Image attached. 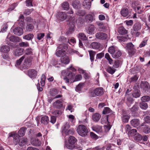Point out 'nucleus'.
Masks as SVG:
<instances>
[{"label":"nucleus","mask_w":150,"mask_h":150,"mask_svg":"<svg viewBox=\"0 0 150 150\" xmlns=\"http://www.w3.org/2000/svg\"><path fill=\"white\" fill-rule=\"evenodd\" d=\"M139 106L141 108L144 110L146 109L148 107L147 103L143 102L140 103Z\"/></svg>","instance_id":"obj_42"},{"label":"nucleus","mask_w":150,"mask_h":150,"mask_svg":"<svg viewBox=\"0 0 150 150\" xmlns=\"http://www.w3.org/2000/svg\"><path fill=\"white\" fill-rule=\"evenodd\" d=\"M11 48L8 45H4L1 46L0 52L1 53L3 59H6L9 58V52L10 51Z\"/></svg>","instance_id":"obj_5"},{"label":"nucleus","mask_w":150,"mask_h":150,"mask_svg":"<svg viewBox=\"0 0 150 150\" xmlns=\"http://www.w3.org/2000/svg\"><path fill=\"white\" fill-rule=\"evenodd\" d=\"M86 31L89 34H93L96 32L95 29H86Z\"/></svg>","instance_id":"obj_52"},{"label":"nucleus","mask_w":150,"mask_h":150,"mask_svg":"<svg viewBox=\"0 0 150 150\" xmlns=\"http://www.w3.org/2000/svg\"><path fill=\"white\" fill-rule=\"evenodd\" d=\"M25 55H23L19 59L16 61L15 66L17 67H20L21 70L27 69L29 65V64L30 63L33 59L32 57H28L25 58L22 64L20 66L22 61L25 58Z\"/></svg>","instance_id":"obj_1"},{"label":"nucleus","mask_w":150,"mask_h":150,"mask_svg":"<svg viewBox=\"0 0 150 150\" xmlns=\"http://www.w3.org/2000/svg\"><path fill=\"white\" fill-rule=\"evenodd\" d=\"M101 123L102 124H108V115H106L103 118H102L101 119Z\"/></svg>","instance_id":"obj_46"},{"label":"nucleus","mask_w":150,"mask_h":150,"mask_svg":"<svg viewBox=\"0 0 150 150\" xmlns=\"http://www.w3.org/2000/svg\"><path fill=\"white\" fill-rule=\"evenodd\" d=\"M104 54L103 52H101L100 53H99L98 54L96 55V58L98 59H100L104 57Z\"/></svg>","instance_id":"obj_62"},{"label":"nucleus","mask_w":150,"mask_h":150,"mask_svg":"<svg viewBox=\"0 0 150 150\" xmlns=\"http://www.w3.org/2000/svg\"><path fill=\"white\" fill-rule=\"evenodd\" d=\"M140 121L138 119H134L131 121V124L134 127L138 126L140 124Z\"/></svg>","instance_id":"obj_23"},{"label":"nucleus","mask_w":150,"mask_h":150,"mask_svg":"<svg viewBox=\"0 0 150 150\" xmlns=\"http://www.w3.org/2000/svg\"><path fill=\"white\" fill-rule=\"evenodd\" d=\"M140 86L141 88L145 92L150 91V85L146 81H142Z\"/></svg>","instance_id":"obj_9"},{"label":"nucleus","mask_w":150,"mask_h":150,"mask_svg":"<svg viewBox=\"0 0 150 150\" xmlns=\"http://www.w3.org/2000/svg\"><path fill=\"white\" fill-rule=\"evenodd\" d=\"M147 40H144L140 44L139 47L140 48L144 47L147 43Z\"/></svg>","instance_id":"obj_61"},{"label":"nucleus","mask_w":150,"mask_h":150,"mask_svg":"<svg viewBox=\"0 0 150 150\" xmlns=\"http://www.w3.org/2000/svg\"><path fill=\"white\" fill-rule=\"evenodd\" d=\"M62 9L65 10H68L69 8V4L67 1L64 2L61 5Z\"/></svg>","instance_id":"obj_30"},{"label":"nucleus","mask_w":150,"mask_h":150,"mask_svg":"<svg viewBox=\"0 0 150 150\" xmlns=\"http://www.w3.org/2000/svg\"><path fill=\"white\" fill-rule=\"evenodd\" d=\"M67 14L64 12H59L57 14V18L59 20L62 21L65 20L67 18Z\"/></svg>","instance_id":"obj_11"},{"label":"nucleus","mask_w":150,"mask_h":150,"mask_svg":"<svg viewBox=\"0 0 150 150\" xmlns=\"http://www.w3.org/2000/svg\"><path fill=\"white\" fill-rule=\"evenodd\" d=\"M134 46L132 43L129 42L127 44V49L129 52L132 53L134 50Z\"/></svg>","instance_id":"obj_25"},{"label":"nucleus","mask_w":150,"mask_h":150,"mask_svg":"<svg viewBox=\"0 0 150 150\" xmlns=\"http://www.w3.org/2000/svg\"><path fill=\"white\" fill-rule=\"evenodd\" d=\"M24 50L20 48H18L14 50L13 54L16 57H19L23 53Z\"/></svg>","instance_id":"obj_14"},{"label":"nucleus","mask_w":150,"mask_h":150,"mask_svg":"<svg viewBox=\"0 0 150 150\" xmlns=\"http://www.w3.org/2000/svg\"><path fill=\"white\" fill-rule=\"evenodd\" d=\"M91 46L93 49H97L100 47V45L97 42H94L91 43Z\"/></svg>","instance_id":"obj_33"},{"label":"nucleus","mask_w":150,"mask_h":150,"mask_svg":"<svg viewBox=\"0 0 150 150\" xmlns=\"http://www.w3.org/2000/svg\"><path fill=\"white\" fill-rule=\"evenodd\" d=\"M70 61V59L68 57L65 55L61 58V64H68Z\"/></svg>","instance_id":"obj_13"},{"label":"nucleus","mask_w":150,"mask_h":150,"mask_svg":"<svg viewBox=\"0 0 150 150\" xmlns=\"http://www.w3.org/2000/svg\"><path fill=\"white\" fill-rule=\"evenodd\" d=\"M138 107L137 105H134L131 110L132 113L134 114L138 110Z\"/></svg>","instance_id":"obj_47"},{"label":"nucleus","mask_w":150,"mask_h":150,"mask_svg":"<svg viewBox=\"0 0 150 150\" xmlns=\"http://www.w3.org/2000/svg\"><path fill=\"white\" fill-rule=\"evenodd\" d=\"M137 130L135 129H133L129 131L128 133V135L130 137H132L134 136L135 134L137 133Z\"/></svg>","instance_id":"obj_41"},{"label":"nucleus","mask_w":150,"mask_h":150,"mask_svg":"<svg viewBox=\"0 0 150 150\" xmlns=\"http://www.w3.org/2000/svg\"><path fill=\"white\" fill-rule=\"evenodd\" d=\"M9 39L10 41L15 42L19 41V38L18 37H16L14 36H11L9 37Z\"/></svg>","instance_id":"obj_35"},{"label":"nucleus","mask_w":150,"mask_h":150,"mask_svg":"<svg viewBox=\"0 0 150 150\" xmlns=\"http://www.w3.org/2000/svg\"><path fill=\"white\" fill-rule=\"evenodd\" d=\"M26 128L24 127L21 128L18 131V135L19 137L23 136L25 134Z\"/></svg>","instance_id":"obj_28"},{"label":"nucleus","mask_w":150,"mask_h":150,"mask_svg":"<svg viewBox=\"0 0 150 150\" xmlns=\"http://www.w3.org/2000/svg\"><path fill=\"white\" fill-rule=\"evenodd\" d=\"M33 35L32 34L30 33L23 36V38L27 40H31L33 37Z\"/></svg>","instance_id":"obj_36"},{"label":"nucleus","mask_w":150,"mask_h":150,"mask_svg":"<svg viewBox=\"0 0 150 150\" xmlns=\"http://www.w3.org/2000/svg\"><path fill=\"white\" fill-rule=\"evenodd\" d=\"M96 38L100 40H105L107 38V35L105 33L99 32L96 34Z\"/></svg>","instance_id":"obj_12"},{"label":"nucleus","mask_w":150,"mask_h":150,"mask_svg":"<svg viewBox=\"0 0 150 150\" xmlns=\"http://www.w3.org/2000/svg\"><path fill=\"white\" fill-rule=\"evenodd\" d=\"M67 48V45L65 44L60 45L57 47L55 55L59 57H62L65 55L66 52L65 50Z\"/></svg>","instance_id":"obj_4"},{"label":"nucleus","mask_w":150,"mask_h":150,"mask_svg":"<svg viewBox=\"0 0 150 150\" xmlns=\"http://www.w3.org/2000/svg\"><path fill=\"white\" fill-rule=\"evenodd\" d=\"M19 45L21 47H28L29 46V44L28 42H21L19 43Z\"/></svg>","instance_id":"obj_44"},{"label":"nucleus","mask_w":150,"mask_h":150,"mask_svg":"<svg viewBox=\"0 0 150 150\" xmlns=\"http://www.w3.org/2000/svg\"><path fill=\"white\" fill-rule=\"evenodd\" d=\"M74 77L75 79H74V82L80 81L82 78V76L80 74L77 75Z\"/></svg>","instance_id":"obj_55"},{"label":"nucleus","mask_w":150,"mask_h":150,"mask_svg":"<svg viewBox=\"0 0 150 150\" xmlns=\"http://www.w3.org/2000/svg\"><path fill=\"white\" fill-rule=\"evenodd\" d=\"M85 11L83 10H79L76 13V14L79 16H83L85 15Z\"/></svg>","instance_id":"obj_58"},{"label":"nucleus","mask_w":150,"mask_h":150,"mask_svg":"<svg viewBox=\"0 0 150 150\" xmlns=\"http://www.w3.org/2000/svg\"><path fill=\"white\" fill-rule=\"evenodd\" d=\"M94 95L92 96V97H94L95 96H100L104 93L103 88L102 87H98L96 88L93 91Z\"/></svg>","instance_id":"obj_10"},{"label":"nucleus","mask_w":150,"mask_h":150,"mask_svg":"<svg viewBox=\"0 0 150 150\" xmlns=\"http://www.w3.org/2000/svg\"><path fill=\"white\" fill-rule=\"evenodd\" d=\"M133 96L135 98L139 97L140 96V91L138 90H136L133 91L132 93Z\"/></svg>","instance_id":"obj_38"},{"label":"nucleus","mask_w":150,"mask_h":150,"mask_svg":"<svg viewBox=\"0 0 150 150\" xmlns=\"http://www.w3.org/2000/svg\"><path fill=\"white\" fill-rule=\"evenodd\" d=\"M63 103L62 100H57L55 101L53 104L54 107L58 109H60L62 107Z\"/></svg>","instance_id":"obj_16"},{"label":"nucleus","mask_w":150,"mask_h":150,"mask_svg":"<svg viewBox=\"0 0 150 150\" xmlns=\"http://www.w3.org/2000/svg\"><path fill=\"white\" fill-rule=\"evenodd\" d=\"M115 69L113 67L112 68L111 67H108L107 70L108 72L109 73L112 74L115 71Z\"/></svg>","instance_id":"obj_45"},{"label":"nucleus","mask_w":150,"mask_h":150,"mask_svg":"<svg viewBox=\"0 0 150 150\" xmlns=\"http://www.w3.org/2000/svg\"><path fill=\"white\" fill-rule=\"evenodd\" d=\"M50 64H51L57 67H60L61 65L60 61L55 59H52L51 62Z\"/></svg>","instance_id":"obj_18"},{"label":"nucleus","mask_w":150,"mask_h":150,"mask_svg":"<svg viewBox=\"0 0 150 150\" xmlns=\"http://www.w3.org/2000/svg\"><path fill=\"white\" fill-rule=\"evenodd\" d=\"M118 31L119 33L121 35H125L127 33V31L125 29H118Z\"/></svg>","instance_id":"obj_51"},{"label":"nucleus","mask_w":150,"mask_h":150,"mask_svg":"<svg viewBox=\"0 0 150 150\" xmlns=\"http://www.w3.org/2000/svg\"><path fill=\"white\" fill-rule=\"evenodd\" d=\"M13 32L14 34L18 36L22 35L23 33V29H13Z\"/></svg>","instance_id":"obj_21"},{"label":"nucleus","mask_w":150,"mask_h":150,"mask_svg":"<svg viewBox=\"0 0 150 150\" xmlns=\"http://www.w3.org/2000/svg\"><path fill=\"white\" fill-rule=\"evenodd\" d=\"M117 147L114 146V144H110L108 145L106 150H117Z\"/></svg>","instance_id":"obj_39"},{"label":"nucleus","mask_w":150,"mask_h":150,"mask_svg":"<svg viewBox=\"0 0 150 150\" xmlns=\"http://www.w3.org/2000/svg\"><path fill=\"white\" fill-rule=\"evenodd\" d=\"M40 122L44 125H47L49 122V118L47 116H44L42 117Z\"/></svg>","instance_id":"obj_24"},{"label":"nucleus","mask_w":150,"mask_h":150,"mask_svg":"<svg viewBox=\"0 0 150 150\" xmlns=\"http://www.w3.org/2000/svg\"><path fill=\"white\" fill-rule=\"evenodd\" d=\"M67 76L64 79L67 83H72L74 82L75 74L69 70L67 71Z\"/></svg>","instance_id":"obj_7"},{"label":"nucleus","mask_w":150,"mask_h":150,"mask_svg":"<svg viewBox=\"0 0 150 150\" xmlns=\"http://www.w3.org/2000/svg\"><path fill=\"white\" fill-rule=\"evenodd\" d=\"M30 142L31 144L34 146H39L41 145V142L37 138L31 139Z\"/></svg>","instance_id":"obj_15"},{"label":"nucleus","mask_w":150,"mask_h":150,"mask_svg":"<svg viewBox=\"0 0 150 150\" xmlns=\"http://www.w3.org/2000/svg\"><path fill=\"white\" fill-rule=\"evenodd\" d=\"M110 112V109L108 107H105L103 111V114H106Z\"/></svg>","instance_id":"obj_59"},{"label":"nucleus","mask_w":150,"mask_h":150,"mask_svg":"<svg viewBox=\"0 0 150 150\" xmlns=\"http://www.w3.org/2000/svg\"><path fill=\"white\" fill-rule=\"evenodd\" d=\"M76 131L81 136L84 137L87 135L88 131L86 127L83 125H80L77 127Z\"/></svg>","instance_id":"obj_6"},{"label":"nucleus","mask_w":150,"mask_h":150,"mask_svg":"<svg viewBox=\"0 0 150 150\" xmlns=\"http://www.w3.org/2000/svg\"><path fill=\"white\" fill-rule=\"evenodd\" d=\"M46 79V76L45 75L43 74L42 75L41 77V84L42 86L44 85L45 80Z\"/></svg>","instance_id":"obj_50"},{"label":"nucleus","mask_w":150,"mask_h":150,"mask_svg":"<svg viewBox=\"0 0 150 150\" xmlns=\"http://www.w3.org/2000/svg\"><path fill=\"white\" fill-rule=\"evenodd\" d=\"M145 122L147 123H150V116H147L144 118Z\"/></svg>","instance_id":"obj_64"},{"label":"nucleus","mask_w":150,"mask_h":150,"mask_svg":"<svg viewBox=\"0 0 150 150\" xmlns=\"http://www.w3.org/2000/svg\"><path fill=\"white\" fill-rule=\"evenodd\" d=\"M80 4L78 0L74 1L72 3V6L75 9L78 8L80 6Z\"/></svg>","instance_id":"obj_31"},{"label":"nucleus","mask_w":150,"mask_h":150,"mask_svg":"<svg viewBox=\"0 0 150 150\" xmlns=\"http://www.w3.org/2000/svg\"><path fill=\"white\" fill-rule=\"evenodd\" d=\"M141 100L143 102L149 101L150 100V96H144L141 97Z\"/></svg>","instance_id":"obj_40"},{"label":"nucleus","mask_w":150,"mask_h":150,"mask_svg":"<svg viewBox=\"0 0 150 150\" xmlns=\"http://www.w3.org/2000/svg\"><path fill=\"white\" fill-rule=\"evenodd\" d=\"M143 132L146 134H148L150 132V128L145 127L143 129Z\"/></svg>","instance_id":"obj_63"},{"label":"nucleus","mask_w":150,"mask_h":150,"mask_svg":"<svg viewBox=\"0 0 150 150\" xmlns=\"http://www.w3.org/2000/svg\"><path fill=\"white\" fill-rule=\"evenodd\" d=\"M85 19L87 21L91 22L93 20V16L91 14L88 15L86 16Z\"/></svg>","instance_id":"obj_53"},{"label":"nucleus","mask_w":150,"mask_h":150,"mask_svg":"<svg viewBox=\"0 0 150 150\" xmlns=\"http://www.w3.org/2000/svg\"><path fill=\"white\" fill-rule=\"evenodd\" d=\"M9 136L13 138V142L15 145L18 144L20 146H23L27 143L28 139L27 138L24 137L19 139L17 133L14 132L10 133L9 134Z\"/></svg>","instance_id":"obj_2"},{"label":"nucleus","mask_w":150,"mask_h":150,"mask_svg":"<svg viewBox=\"0 0 150 150\" xmlns=\"http://www.w3.org/2000/svg\"><path fill=\"white\" fill-rule=\"evenodd\" d=\"M70 125L67 123H66L62 127V131L63 133L67 132L68 130L70 127Z\"/></svg>","instance_id":"obj_34"},{"label":"nucleus","mask_w":150,"mask_h":150,"mask_svg":"<svg viewBox=\"0 0 150 150\" xmlns=\"http://www.w3.org/2000/svg\"><path fill=\"white\" fill-rule=\"evenodd\" d=\"M117 38L119 41L120 42H122V41L125 42L127 40L126 38L122 36H117Z\"/></svg>","instance_id":"obj_60"},{"label":"nucleus","mask_w":150,"mask_h":150,"mask_svg":"<svg viewBox=\"0 0 150 150\" xmlns=\"http://www.w3.org/2000/svg\"><path fill=\"white\" fill-rule=\"evenodd\" d=\"M133 138L134 140L137 142L140 141L142 139V136L139 133H136L135 134Z\"/></svg>","instance_id":"obj_32"},{"label":"nucleus","mask_w":150,"mask_h":150,"mask_svg":"<svg viewBox=\"0 0 150 150\" xmlns=\"http://www.w3.org/2000/svg\"><path fill=\"white\" fill-rule=\"evenodd\" d=\"M78 38H79V40L81 39L83 40H86L88 39V37L83 33H79L77 35Z\"/></svg>","instance_id":"obj_22"},{"label":"nucleus","mask_w":150,"mask_h":150,"mask_svg":"<svg viewBox=\"0 0 150 150\" xmlns=\"http://www.w3.org/2000/svg\"><path fill=\"white\" fill-rule=\"evenodd\" d=\"M25 54L27 55L33 54V50L30 47L26 48L25 50Z\"/></svg>","instance_id":"obj_43"},{"label":"nucleus","mask_w":150,"mask_h":150,"mask_svg":"<svg viewBox=\"0 0 150 150\" xmlns=\"http://www.w3.org/2000/svg\"><path fill=\"white\" fill-rule=\"evenodd\" d=\"M68 143H65V147L69 149H78L79 147L75 144L77 141V139L73 136H70L68 139Z\"/></svg>","instance_id":"obj_3"},{"label":"nucleus","mask_w":150,"mask_h":150,"mask_svg":"<svg viewBox=\"0 0 150 150\" xmlns=\"http://www.w3.org/2000/svg\"><path fill=\"white\" fill-rule=\"evenodd\" d=\"M69 28H73L75 24L76 20L74 17H71L69 19Z\"/></svg>","instance_id":"obj_17"},{"label":"nucleus","mask_w":150,"mask_h":150,"mask_svg":"<svg viewBox=\"0 0 150 150\" xmlns=\"http://www.w3.org/2000/svg\"><path fill=\"white\" fill-rule=\"evenodd\" d=\"M33 11V9H25L24 12V14L27 15H29Z\"/></svg>","instance_id":"obj_57"},{"label":"nucleus","mask_w":150,"mask_h":150,"mask_svg":"<svg viewBox=\"0 0 150 150\" xmlns=\"http://www.w3.org/2000/svg\"><path fill=\"white\" fill-rule=\"evenodd\" d=\"M121 15L124 17H126L129 14V12L128 8H124L122 9L120 11Z\"/></svg>","instance_id":"obj_20"},{"label":"nucleus","mask_w":150,"mask_h":150,"mask_svg":"<svg viewBox=\"0 0 150 150\" xmlns=\"http://www.w3.org/2000/svg\"><path fill=\"white\" fill-rule=\"evenodd\" d=\"M83 85V83H80L76 86V91L77 92H80L81 91Z\"/></svg>","instance_id":"obj_49"},{"label":"nucleus","mask_w":150,"mask_h":150,"mask_svg":"<svg viewBox=\"0 0 150 150\" xmlns=\"http://www.w3.org/2000/svg\"><path fill=\"white\" fill-rule=\"evenodd\" d=\"M74 132V130L73 129H71L67 131V132H64L63 134H65L66 135H68L70 134H72Z\"/></svg>","instance_id":"obj_56"},{"label":"nucleus","mask_w":150,"mask_h":150,"mask_svg":"<svg viewBox=\"0 0 150 150\" xmlns=\"http://www.w3.org/2000/svg\"><path fill=\"white\" fill-rule=\"evenodd\" d=\"M62 111L61 110H56L54 111L52 113L56 117H58L62 113Z\"/></svg>","instance_id":"obj_48"},{"label":"nucleus","mask_w":150,"mask_h":150,"mask_svg":"<svg viewBox=\"0 0 150 150\" xmlns=\"http://www.w3.org/2000/svg\"><path fill=\"white\" fill-rule=\"evenodd\" d=\"M101 115L98 113H94L92 116V120L95 122H98L101 118Z\"/></svg>","instance_id":"obj_19"},{"label":"nucleus","mask_w":150,"mask_h":150,"mask_svg":"<svg viewBox=\"0 0 150 150\" xmlns=\"http://www.w3.org/2000/svg\"><path fill=\"white\" fill-rule=\"evenodd\" d=\"M121 54L122 53L120 51L116 50L114 53L112 54V57L114 58H117L121 56Z\"/></svg>","instance_id":"obj_27"},{"label":"nucleus","mask_w":150,"mask_h":150,"mask_svg":"<svg viewBox=\"0 0 150 150\" xmlns=\"http://www.w3.org/2000/svg\"><path fill=\"white\" fill-rule=\"evenodd\" d=\"M92 128L93 131L98 133L101 132L102 131L101 127L98 125L93 126Z\"/></svg>","instance_id":"obj_26"},{"label":"nucleus","mask_w":150,"mask_h":150,"mask_svg":"<svg viewBox=\"0 0 150 150\" xmlns=\"http://www.w3.org/2000/svg\"><path fill=\"white\" fill-rule=\"evenodd\" d=\"M129 118V116L125 114H124L121 117L122 119L124 122H128Z\"/></svg>","instance_id":"obj_29"},{"label":"nucleus","mask_w":150,"mask_h":150,"mask_svg":"<svg viewBox=\"0 0 150 150\" xmlns=\"http://www.w3.org/2000/svg\"><path fill=\"white\" fill-rule=\"evenodd\" d=\"M38 71L33 69H29L26 73L32 79L36 78L38 75Z\"/></svg>","instance_id":"obj_8"},{"label":"nucleus","mask_w":150,"mask_h":150,"mask_svg":"<svg viewBox=\"0 0 150 150\" xmlns=\"http://www.w3.org/2000/svg\"><path fill=\"white\" fill-rule=\"evenodd\" d=\"M89 55L90 57V59L91 62H92L93 61L94 59V56L95 55V52L93 51H88Z\"/></svg>","instance_id":"obj_37"},{"label":"nucleus","mask_w":150,"mask_h":150,"mask_svg":"<svg viewBox=\"0 0 150 150\" xmlns=\"http://www.w3.org/2000/svg\"><path fill=\"white\" fill-rule=\"evenodd\" d=\"M116 50L114 46L110 47L108 49V52L111 54L112 56Z\"/></svg>","instance_id":"obj_54"}]
</instances>
